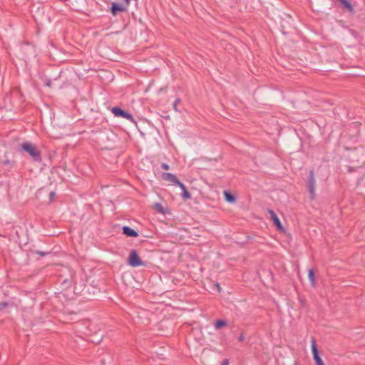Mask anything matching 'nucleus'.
<instances>
[{
    "mask_svg": "<svg viewBox=\"0 0 365 365\" xmlns=\"http://www.w3.org/2000/svg\"><path fill=\"white\" fill-rule=\"evenodd\" d=\"M177 186L181 188L182 190V197L185 200L190 199L191 195L189 191L187 190L185 185L181 182L180 181L178 182Z\"/></svg>",
    "mask_w": 365,
    "mask_h": 365,
    "instance_id": "9",
    "label": "nucleus"
},
{
    "mask_svg": "<svg viewBox=\"0 0 365 365\" xmlns=\"http://www.w3.org/2000/svg\"><path fill=\"white\" fill-rule=\"evenodd\" d=\"M1 164L4 166H8L9 169H12L16 164V160L10 159H4Z\"/></svg>",
    "mask_w": 365,
    "mask_h": 365,
    "instance_id": "12",
    "label": "nucleus"
},
{
    "mask_svg": "<svg viewBox=\"0 0 365 365\" xmlns=\"http://www.w3.org/2000/svg\"><path fill=\"white\" fill-rule=\"evenodd\" d=\"M311 347H312L313 358L316 357L317 356H319V350H318L317 345L316 343V340L314 337H312V339H311Z\"/></svg>",
    "mask_w": 365,
    "mask_h": 365,
    "instance_id": "10",
    "label": "nucleus"
},
{
    "mask_svg": "<svg viewBox=\"0 0 365 365\" xmlns=\"http://www.w3.org/2000/svg\"><path fill=\"white\" fill-rule=\"evenodd\" d=\"M42 80L44 82V85L46 86H48L50 88L52 86V81L50 78H48L47 77H43V78H42Z\"/></svg>",
    "mask_w": 365,
    "mask_h": 365,
    "instance_id": "18",
    "label": "nucleus"
},
{
    "mask_svg": "<svg viewBox=\"0 0 365 365\" xmlns=\"http://www.w3.org/2000/svg\"><path fill=\"white\" fill-rule=\"evenodd\" d=\"M161 168L163 169V170H168L170 169V166L168 164L165 163H163L161 164Z\"/></svg>",
    "mask_w": 365,
    "mask_h": 365,
    "instance_id": "22",
    "label": "nucleus"
},
{
    "mask_svg": "<svg viewBox=\"0 0 365 365\" xmlns=\"http://www.w3.org/2000/svg\"><path fill=\"white\" fill-rule=\"evenodd\" d=\"M61 72H60V73L58 75V76L56 78H55V80H56L58 78H59L61 76Z\"/></svg>",
    "mask_w": 365,
    "mask_h": 365,
    "instance_id": "28",
    "label": "nucleus"
},
{
    "mask_svg": "<svg viewBox=\"0 0 365 365\" xmlns=\"http://www.w3.org/2000/svg\"><path fill=\"white\" fill-rule=\"evenodd\" d=\"M225 198L228 202H234L236 200L235 196L227 190L224 191Z\"/></svg>",
    "mask_w": 365,
    "mask_h": 365,
    "instance_id": "11",
    "label": "nucleus"
},
{
    "mask_svg": "<svg viewBox=\"0 0 365 365\" xmlns=\"http://www.w3.org/2000/svg\"><path fill=\"white\" fill-rule=\"evenodd\" d=\"M71 280L70 279H64L62 283L61 286L63 287V289H67L71 285Z\"/></svg>",
    "mask_w": 365,
    "mask_h": 365,
    "instance_id": "17",
    "label": "nucleus"
},
{
    "mask_svg": "<svg viewBox=\"0 0 365 365\" xmlns=\"http://www.w3.org/2000/svg\"><path fill=\"white\" fill-rule=\"evenodd\" d=\"M315 363H316V365H324L322 358L320 357V356H317L316 357H314L313 358Z\"/></svg>",
    "mask_w": 365,
    "mask_h": 365,
    "instance_id": "19",
    "label": "nucleus"
},
{
    "mask_svg": "<svg viewBox=\"0 0 365 365\" xmlns=\"http://www.w3.org/2000/svg\"><path fill=\"white\" fill-rule=\"evenodd\" d=\"M229 364V361L228 359H224L221 364V365H228Z\"/></svg>",
    "mask_w": 365,
    "mask_h": 365,
    "instance_id": "26",
    "label": "nucleus"
},
{
    "mask_svg": "<svg viewBox=\"0 0 365 365\" xmlns=\"http://www.w3.org/2000/svg\"><path fill=\"white\" fill-rule=\"evenodd\" d=\"M128 9L125 7V5H123L122 3L119 4L117 2H113L110 8V11L114 16L118 13L125 12Z\"/></svg>",
    "mask_w": 365,
    "mask_h": 365,
    "instance_id": "5",
    "label": "nucleus"
},
{
    "mask_svg": "<svg viewBox=\"0 0 365 365\" xmlns=\"http://www.w3.org/2000/svg\"><path fill=\"white\" fill-rule=\"evenodd\" d=\"M128 264L133 267L145 266L146 264L139 257L137 250H132L128 258Z\"/></svg>",
    "mask_w": 365,
    "mask_h": 365,
    "instance_id": "2",
    "label": "nucleus"
},
{
    "mask_svg": "<svg viewBox=\"0 0 365 365\" xmlns=\"http://www.w3.org/2000/svg\"><path fill=\"white\" fill-rule=\"evenodd\" d=\"M111 112L115 117L123 118L129 120L131 122H135L133 115L122 109L120 107L115 106L112 108Z\"/></svg>",
    "mask_w": 365,
    "mask_h": 365,
    "instance_id": "3",
    "label": "nucleus"
},
{
    "mask_svg": "<svg viewBox=\"0 0 365 365\" xmlns=\"http://www.w3.org/2000/svg\"><path fill=\"white\" fill-rule=\"evenodd\" d=\"M8 307V303L3 302L0 303V311Z\"/></svg>",
    "mask_w": 365,
    "mask_h": 365,
    "instance_id": "21",
    "label": "nucleus"
},
{
    "mask_svg": "<svg viewBox=\"0 0 365 365\" xmlns=\"http://www.w3.org/2000/svg\"><path fill=\"white\" fill-rule=\"evenodd\" d=\"M22 150L29 153L34 162L41 163L42 158L40 150L31 142L26 141L21 144Z\"/></svg>",
    "mask_w": 365,
    "mask_h": 365,
    "instance_id": "1",
    "label": "nucleus"
},
{
    "mask_svg": "<svg viewBox=\"0 0 365 365\" xmlns=\"http://www.w3.org/2000/svg\"><path fill=\"white\" fill-rule=\"evenodd\" d=\"M307 187L310 194V199L314 200L315 197V186L316 181L314 178V173L313 170H311L309 173L307 178Z\"/></svg>",
    "mask_w": 365,
    "mask_h": 365,
    "instance_id": "4",
    "label": "nucleus"
},
{
    "mask_svg": "<svg viewBox=\"0 0 365 365\" xmlns=\"http://www.w3.org/2000/svg\"><path fill=\"white\" fill-rule=\"evenodd\" d=\"M155 207L156 210L158 212H160L161 214H165V209L160 203H156L155 205Z\"/></svg>",
    "mask_w": 365,
    "mask_h": 365,
    "instance_id": "16",
    "label": "nucleus"
},
{
    "mask_svg": "<svg viewBox=\"0 0 365 365\" xmlns=\"http://www.w3.org/2000/svg\"><path fill=\"white\" fill-rule=\"evenodd\" d=\"M31 252L32 253H34L36 255H38L41 257H45L46 255H48V254H50V252L49 251H38V250H31Z\"/></svg>",
    "mask_w": 365,
    "mask_h": 365,
    "instance_id": "15",
    "label": "nucleus"
},
{
    "mask_svg": "<svg viewBox=\"0 0 365 365\" xmlns=\"http://www.w3.org/2000/svg\"><path fill=\"white\" fill-rule=\"evenodd\" d=\"M55 197H56L55 192H51L49 193V200H50V202H52Z\"/></svg>",
    "mask_w": 365,
    "mask_h": 365,
    "instance_id": "23",
    "label": "nucleus"
},
{
    "mask_svg": "<svg viewBox=\"0 0 365 365\" xmlns=\"http://www.w3.org/2000/svg\"><path fill=\"white\" fill-rule=\"evenodd\" d=\"M130 0H123V2L122 3L123 5H125V7L128 9V6L130 5Z\"/></svg>",
    "mask_w": 365,
    "mask_h": 365,
    "instance_id": "24",
    "label": "nucleus"
},
{
    "mask_svg": "<svg viewBox=\"0 0 365 365\" xmlns=\"http://www.w3.org/2000/svg\"><path fill=\"white\" fill-rule=\"evenodd\" d=\"M227 325V322L223 319H218L215 323V327L217 329H220Z\"/></svg>",
    "mask_w": 365,
    "mask_h": 365,
    "instance_id": "14",
    "label": "nucleus"
},
{
    "mask_svg": "<svg viewBox=\"0 0 365 365\" xmlns=\"http://www.w3.org/2000/svg\"><path fill=\"white\" fill-rule=\"evenodd\" d=\"M122 232L127 237H137L139 236L138 232L129 226H123L122 228Z\"/></svg>",
    "mask_w": 365,
    "mask_h": 365,
    "instance_id": "8",
    "label": "nucleus"
},
{
    "mask_svg": "<svg viewBox=\"0 0 365 365\" xmlns=\"http://www.w3.org/2000/svg\"><path fill=\"white\" fill-rule=\"evenodd\" d=\"M245 340V336H244V333H242L240 334V336L238 337V341H243Z\"/></svg>",
    "mask_w": 365,
    "mask_h": 365,
    "instance_id": "25",
    "label": "nucleus"
},
{
    "mask_svg": "<svg viewBox=\"0 0 365 365\" xmlns=\"http://www.w3.org/2000/svg\"><path fill=\"white\" fill-rule=\"evenodd\" d=\"M161 178L164 181L171 182L173 184H175V185H177L178 182H180V180L178 179V178L175 175L170 173H163L161 175Z\"/></svg>",
    "mask_w": 365,
    "mask_h": 365,
    "instance_id": "7",
    "label": "nucleus"
},
{
    "mask_svg": "<svg viewBox=\"0 0 365 365\" xmlns=\"http://www.w3.org/2000/svg\"><path fill=\"white\" fill-rule=\"evenodd\" d=\"M269 213L270 215L271 219L273 221V224L277 228V230L281 232H284V228L276 213L272 210H269Z\"/></svg>",
    "mask_w": 365,
    "mask_h": 365,
    "instance_id": "6",
    "label": "nucleus"
},
{
    "mask_svg": "<svg viewBox=\"0 0 365 365\" xmlns=\"http://www.w3.org/2000/svg\"><path fill=\"white\" fill-rule=\"evenodd\" d=\"M180 102V98H177L174 103H173V108L175 111H178V104Z\"/></svg>",
    "mask_w": 365,
    "mask_h": 365,
    "instance_id": "20",
    "label": "nucleus"
},
{
    "mask_svg": "<svg viewBox=\"0 0 365 365\" xmlns=\"http://www.w3.org/2000/svg\"><path fill=\"white\" fill-rule=\"evenodd\" d=\"M308 277H309L310 284L312 286H314V284H315V276H314V269H310L309 270Z\"/></svg>",
    "mask_w": 365,
    "mask_h": 365,
    "instance_id": "13",
    "label": "nucleus"
},
{
    "mask_svg": "<svg viewBox=\"0 0 365 365\" xmlns=\"http://www.w3.org/2000/svg\"><path fill=\"white\" fill-rule=\"evenodd\" d=\"M4 159H9V155H8V153H5L4 154Z\"/></svg>",
    "mask_w": 365,
    "mask_h": 365,
    "instance_id": "27",
    "label": "nucleus"
}]
</instances>
